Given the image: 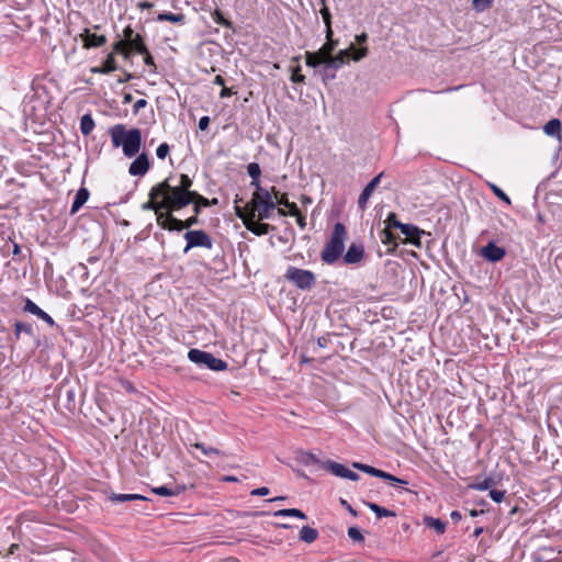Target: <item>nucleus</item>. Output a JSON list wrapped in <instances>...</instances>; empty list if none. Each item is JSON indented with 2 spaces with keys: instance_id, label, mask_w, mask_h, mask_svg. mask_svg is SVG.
Segmentation results:
<instances>
[{
  "instance_id": "1",
  "label": "nucleus",
  "mask_w": 562,
  "mask_h": 562,
  "mask_svg": "<svg viewBox=\"0 0 562 562\" xmlns=\"http://www.w3.org/2000/svg\"><path fill=\"white\" fill-rule=\"evenodd\" d=\"M171 179L172 176H169L162 182H167L166 194L171 202V210L179 211L191 204L198 192L191 190L193 181L188 175L181 173L175 186L170 183Z\"/></svg>"
},
{
  "instance_id": "2",
  "label": "nucleus",
  "mask_w": 562,
  "mask_h": 562,
  "mask_svg": "<svg viewBox=\"0 0 562 562\" xmlns=\"http://www.w3.org/2000/svg\"><path fill=\"white\" fill-rule=\"evenodd\" d=\"M112 145L122 147L123 154L131 158L138 154L142 146V132L139 128L126 130L124 124H116L109 130Z\"/></svg>"
},
{
  "instance_id": "3",
  "label": "nucleus",
  "mask_w": 562,
  "mask_h": 562,
  "mask_svg": "<svg viewBox=\"0 0 562 562\" xmlns=\"http://www.w3.org/2000/svg\"><path fill=\"white\" fill-rule=\"evenodd\" d=\"M346 237L347 232L345 225L336 223L330 239L326 243L321 252V258L325 263L333 265L341 257Z\"/></svg>"
},
{
  "instance_id": "4",
  "label": "nucleus",
  "mask_w": 562,
  "mask_h": 562,
  "mask_svg": "<svg viewBox=\"0 0 562 562\" xmlns=\"http://www.w3.org/2000/svg\"><path fill=\"white\" fill-rule=\"evenodd\" d=\"M167 182H159L154 186L148 193V201L145 202L142 207L143 210L154 211L157 218L159 214H164L165 211L171 210V202L166 194Z\"/></svg>"
},
{
  "instance_id": "5",
  "label": "nucleus",
  "mask_w": 562,
  "mask_h": 562,
  "mask_svg": "<svg viewBox=\"0 0 562 562\" xmlns=\"http://www.w3.org/2000/svg\"><path fill=\"white\" fill-rule=\"evenodd\" d=\"M188 359L198 367L212 371H224L228 367L226 361L214 357L211 352L194 348L189 350Z\"/></svg>"
},
{
  "instance_id": "6",
  "label": "nucleus",
  "mask_w": 562,
  "mask_h": 562,
  "mask_svg": "<svg viewBox=\"0 0 562 562\" xmlns=\"http://www.w3.org/2000/svg\"><path fill=\"white\" fill-rule=\"evenodd\" d=\"M284 278L303 291L311 290L316 282L315 274L311 270L300 269L294 266H290L286 269Z\"/></svg>"
},
{
  "instance_id": "7",
  "label": "nucleus",
  "mask_w": 562,
  "mask_h": 562,
  "mask_svg": "<svg viewBox=\"0 0 562 562\" xmlns=\"http://www.w3.org/2000/svg\"><path fill=\"white\" fill-rule=\"evenodd\" d=\"M276 206L277 203L273 200L270 191L262 192L259 196H252L250 203L246 205L247 209L258 212V217L260 221L269 220L271 217V212L276 209Z\"/></svg>"
},
{
  "instance_id": "8",
  "label": "nucleus",
  "mask_w": 562,
  "mask_h": 562,
  "mask_svg": "<svg viewBox=\"0 0 562 562\" xmlns=\"http://www.w3.org/2000/svg\"><path fill=\"white\" fill-rule=\"evenodd\" d=\"M236 215L244 221L246 228L257 236L266 235L274 228L270 224L256 221V214L254 210H248L246 212L243 207L237 206Z\"/></svg>"
},
{
  "instance_id": "9",
  "label": "nucleus",
  "mask_w": 562,
  "mask_h": 562,
  "mask_svg": "<svg viewBox=\"0 0 562 562\" xmlns=\"http://www.w3.org/2000/svg\"><path fill=\"white\" fill-rule=\"evenodd\" d=\"M351 49L353 50L352 59L356 61L366 57L368 53L367 47H361L359 49H355L353 47H351L350 49H342L336 56L331 55V57L326 60L327 71L329 69L337 70L338 68H340L349 58Z\"/></svg>"
},
{
  "instance_id": "10",
  "label": "nucleus",
  "mask_w": 562,
  "mask_h": 562,
  "mask_svg": "<svg viewBox=\"0 0 562 562\" xmlns=\"http://www.w3.org/2000/svg\"><path fill=\"white\" fill-rule=\"evenodd\" d=\"M184 239L187 240L184 252H188L194 247H202L206 249H211L213 247L212 238L202 229L188 231L184 234Z\"/></svg>"
},
{
  "instance_id": "11",
  "label": "nucleus",
  "mask_w": 562,
  "mask_h": 562,
  "mask_svg": "<svg viewBox=\"0 0 562 562\" xmlns=\"http://www.w3.org/2000/svg\"><path fill=\"white\" fill-rule=\"evenodd\" d=\"M352 467L355 469L360 470V471H362L364 473H368V474H370L372 476L386 480V481L391 482L394 485H407L408 484V482L403 480V479L396 477V476L392 475L391 473H387L385 471H382L380 469L373 468V467L368 465V464H363V463H359V462H353Z\"/></svg>"
},
{
  "instance_id": "12",
  "label": "nucleus",
  "mask_w": 562,
  "mask_h": 562,
  "mask_svg": "<svg viewBox=\"0 0 562 562\" xmlns=\"http://www.w3.org/2000/svg\"><path fill=\"white\" fill-rule=\"evenodd\" d=\"M321 465L338 477L348 479L350 481H358L360 477L355 471H351L344 464L331 460H326L322 462Z\"/></svg>"
},
{
  "instance_id": "13",
  "label": "nucleus",
  "mask_w": 562,
  "mask_h": 562,
  "mask_svg": "<svg viewBox=\"0 0 562 562\" xmlns=\"http://www.w3.org/2000/svg\"><path fill=\"white\" fill-rule=\"evenodd\" d=\"M173 211H165L164 214H159V218L157 220V224L162 228L167 231H177L181 232L182 229H186V225L183 221L176 218L172 215Z\"/></svg>"
},
{
  "instance_id": "14",
  "label": "nucleus",
  "mask_w": 562,
  "mask_h": 562,
  "mask_svg": "<svg viewBox=\"0 0 562 562\" xmlns=\"http://www.w3.org/2000/svg\"><path fill=\"white\" fill-rule=\"evenodd\" d=\"M150 168V162L147 154L142 153L130 165L128 172L134 177H143Z\"/></svg>"
},
{
  "instance_id": "15",
  "label": "nucleus",
  "mask_w": 562,
  "mask_h": 562,
  "mask_svg": "<svg viewBox=\"0 0 562 562\" xmlns=\"http://www.w3.org/2000/svg\"><path fill=\"white\" fill-rule=\"evenodd\" d=\"M342 258L346 265H357L364 258V247L361 244L352 243Z\"/></svg>"
},
{
  "instance_id": "16",
  "label": "nucleus",
  "mask_w": 562,
  "mask_h": 562,
  "mask_svg": "<svg viewBox=\"0 0 562 562\" xmlns=\"http://www.w3.org/2000/svg\"><path fill=\"white\" fill-rule=\"evenodd\" d=\"M382 177L383 173H379L362 190L358 200V206L361 211H364L367 209V202L370 199L373 191L375 190V188L378 187V184L380 183Z\"/></svg>"
},
{
  "instance_id": "17",
  "label": "nucleus",
  "mask_w": 562,
  "mask_h": 562,
  "mask_svg": "<svg viewBox=\"0 0 562 562\" xmlns=\"http://www.w3.org/2000/svg\"><path fill=\"white\" fill-rule=\"evenodd\" d=\"M505 254V249L503 247L495 245L493 241L488 243L481 250V255L491 262H497L502 260Z\"/></svg>"
},
{
  "instance_id": "18",
  "label": "nucleus",
  "mask_w": 562,
  "mask_h": 562,
  "mask_svg": "<svg viewBox=\"0 0 562 562\" xmlns=\"http://www.w3.org/2000/svg\"><path fill=\"white\" fill-rule=\"evenodd\" d=\"M400 231L408 238L409 243L420 247V236L425 234L423 229L413 224H402V226H400Z\"/></svg>"
},
{
  "instance_id": "19",
  "label": "nucleus",
  "mask_w": 562,
  "mask_h": 562,
  "mask_svg": "<svg viewBox=\"0 0 562 562\" xmlns=\"http://www.w3.org/2000/svg\"><path fill=\"white\" fill-rule=\"evenodd\" d=\"M305 63L310 67H317L323 65L324 67V80L326 79H334L335 74L329 75L326 69V59H324L321 55H318V52H306L305 53Z\"/></svg>"
},
{
  "instance_id": "20",
  "label": "nucleus",
  "mask_w": 562,
  "mask_h": 562,
  "mask_svg": "<svg viewBox=\"0 0 562 562\" xmlns=\"http://www.w3.org/2000/svg\"><path fill=\"white\" fill-rule=\"evenodd\" d=\"M24 311L37 316L50 327L55 326V321L30 299L25 300Z\"/></svg>"
},
{
  "instance_id": "21",
  "label": "nucleus",
  "mask_w": 562,
  "mask_h": 562,
  "mask_svg": "<svg viewBox=\"0 0 562 562\" xmlns=\"http://www.w3.org/2000/svg\"><path fill=\"white\" fill-rule=\"evenodd\" d=\"M81 36L86 48L100 47L106 43V37L104 35H97L91 33L88 29L85 30Z\"/></svg>"
},
{
  "instance_id": "22",
  "label": "nucleus",
  "mask_w": 562,
  "mask_h": 562,
  "mask_svg": "<svg viewBox=\"0 0 562 562\" xmlns=\"http://www.w3.org/2000/svg\"><path fill=\"white\" fill-rule=\"evenodd\" d=\"M108 499L113 504L132 502V501H148V498L146 496H143L140 494H117V493H111L108 496Z\"/></svg>"
},
{
  "instance_id": "23",
  "label": "nucleus",
  "mask_w": 562,
  "mask_h": 562,
  "mask_svg": "<svg viewBox=\"0 0 562 562\" xmlns=\"http://www.w3.org/2000/svg\"><path fill=\"white\" fill-rule=\"evenodd\" d=\"M89 195L90 193L87 188H80L75 195L70 213L76 214L80 210V207L88 201Z\"/></svg>"
},
{
  "instance_id": "24",
  "label": "nucleus",
  "mask_w": 562,
  "mask_h": 562,
  "mask_svg": "<svg viewBox=\"0 0 562 562\" xmlns=\"http://www.w3.org/2000/svg\"><path fill=\"white\" fill-rule=\"evenodd\" d=\"M117 69L116 61L113 53L109 54L101 67L92 68L91 71L95 74H110Z\"/></svg>"
},
{
  "instance_id": "25",
  "label": "nucleus",
  "mask_w": 562,
  "mask_h": 562,
  "mask_svg": "<svg viewBox=\"0 0 562 562\" xmlns=\"http://www.w3.org/2000/svg\"><path fill=\"white\" fill-rule=\"evenodd\" d=\"M186 490L184 485H175L172 487L169 486H158L154 487L153 492L159 496H177L181 494Z\"/></svg>"
},
{
  "instance_id": "26",
  "label": "nucleus",
  "mask_w": 562,
  "mask_h": 562,
  "mask_svg": "<svg viewBox=\"0 0 562 562\" xmlns=\"http://www.w3.org/2000/svg\"><path fill=\"white\" fill-rule=\"evenodd\" d=\"M126 45H127V49H131V55L133 53H136V54L146 53V49H147L145 41L140 34L137 36H134L133 40L131 42H128Z\"/></svg>"
},
{
  "instance_id": "27",
  "label": "nucleus",
  "mask_w": 562,
  "mask_h": 562,
  "mask_svg": "<svg viewBox=\"0 0 562 562\" xmlns=\"http://www.w3.org/2000/svg\"><path fill=\"white\" fill-rule=\"evenodd\" d=\"M543 132L548 136L560 137L561 136V122L558 119H551L543 126Z\"/></svg>"
},
{
  "instance_id": "28",
  "label": "nucleus",
  "mask_w": 562,
  "mask_h": 562,
  "mask_svg": "<svg viewBox=\"0 0 562 562\" xmlns=\"http://www.w3.org/2000/svg\"><path fill=\"white\" fill-rule=\"evenodd\" d=\"M189 447L200 450L205 457L225 456V453L222 452L221 450H218V449H216L214 447H207L204 443L199 442V441L190 442Z\"/></svg>"
},
{
  "instance_id": "29",
  "label": "nucleus",
  "mask_w": 562,
  "mask_h": 562,
  "mask_svg": "<svg viewBox=\"0 0 562 562\" xmlns=\"http://www.w3.org/2000/svg\"><path fill=\"white\" fill-rule=\"evenodd\" d=\"M300 540L306 543H312L318 538V531L310 526H303L300 530Z\"/></svg>"
},
{
  "instance_id": "30",
  "label": "nucleus",
  "mask_w": 562,
  "mask_h": 562,
  "mask_svg": "<svg viewBox=\"0 0 562 562\" xmlns=\"http://www.w3.org/2000/svg\"><path fill=\"white\" fill-rule=\"evenodd\" d=\"M186 20L184 14L182 13H171V12H162L157 15V21L164 22L168 21L171 23H181L183 24Z\"/></svg>"
},
{
  "instance_id": "31",
  "label": "nucleus",
  "mask_w": 562,
  "mask_h": 562,
  "mask_svg": "<svg viewBox=\"0 0 562 562\" xmlns=\"http://www.w3.org/2000/svg\"><path fill=\"white\" fill-rule=\"evenodd\" d=\"M424 524L428 528L434 529L437 533H443L446 530V524L439 518L425 517Z\"/></svg>"
},
{
  "instance_id": "32",
  "label": "nucleus",
  "mask_w": 562,
  "mask_h": 562,
  "mask_svg": "<svg viewBox=\"0 0 562 562\" xmlns=\"http://www.w3.org/2000/svg\"><path fill=\"white\" fill-rule=\"evenodd\" d=\"M322 3H323V8L321 9V14H322L323 21L326 25V38H330L333 36L331 15H330L329 9L326 7L324 0H322Z\"/></svg>"
},
{
  "instance_id": "33",
  "label": "nucleus",
  "mask_w": 562,
  "mask_h": 562,
  "mask_svg": "<svg viewBox=\"0 0 562 562\" xmlns=\"http://www.w3.org/2000/svg\"><path fill=\"white\" fill-rule=\"evenodd\" d=\"M367 506L376 515L378 518L383 517H395L396 514L393 510L384 508L375 503H367Z\"/></svg>"
},
{
  "instance_id": "34",
  "label": "nucleus",
  "mask_w": 562,
  "mask_h": 562,
  "mask_svg": "<svg viewBox=\"0 0 562 562\" xmlns=\"http://www.w3.org/2000/svg\"><path fill=\"white\" fill-rule=\"evenodd\" d=\"M273 515L276 517H295L300 519H306V515L296 508L279 509Z\"/></svg>"
},
{
  "instance_id": "35",
  "label": "nucleus",
  "mask_w": 562,
  "mask_h": 562,
  "mask_svg": "<svg viewBox=\"0 0 562 562\" xmlns=\"http://www.w3.org/2000/svg\"><path fill=\"white\" fill-rule=\"evenodd\" d=\"M328 42L325 43L317 52L324 59H329L333 55V52L337 45V41H333L331 37L327 38Z\"/></svg>"
},
{
  "instance_id": "36",
  "label": "nucleus",
  "mask_w": 562,
  "mask_h": 562,
  "mask_svg": "<svg viewBox=\"0 0 562 562\" xmlns=\"http://www.w3.org/2000/svg\"><path fill=\"white\" fill-rule=\"evenodd\" d=\"M94 128V121L90 114H85L80 120V132L83 135H89Z\"/></svg>"
},
{
  "instance_id": "37",
  "label": "nucleus",
  "mask_w": 562,
  "mask_h": 562,
  "mask_svg": "<svg viewBox=\"0 0 562 562\" xmlns=\"http://www.w3.org/2000/svg\"><path fill=\"white\" fill-rule=\"evenodd\" d=\"M14 329H15L14 330L15 339H19L20 335L22 333H24V334H26L29 336H33L34 335L33 326L31 324H27V323L15 322Z\"/></svg>"
},
{
  "instance_id": "38",
  "label": "nucleus",
  "mask_w": 562,
  "mask_h": 562,
  "mask_svg": "<svg viewBox=\"0 0 562 562\" xmlns=\"http://www.w3.org/2000/svg\"><path fill=\"white\" fill-rule=\"evenodd\" d=\"M496 484L495 480L493 477H485L482 481H476L475 483L470 485V488L476 490V491H486L492 490V487Z\"/></svg>"
},
{
  "instance_id": "39",
  "label": "nucleus",
  "mask_w": 562,
  "mask_h": 562,
  "mask_svg": "<svg viewBox=\"0 0 562 562\" xmlns=\"http://www.w3.org/2000/svg\"><path fill=\"white\" fill-rule=\"evenodd\" d=\"M276 203L285 206L289 210V215L297 214V205L294 202H290L285 193L281 194Z\"/></svg>"
},
{
  "instance_id": "40",
  "label": "nucleus",
  "mask_w": 562,
  "mask_h": 562,
  "mask_svg": "<svg viewBox=\"0 0 562 562\" xmlns=\"http://www.w3.org/2000/svg\"><path fill=\"white\" fill-rule=\"evenodd\" d=\"M193 212L194 214L199 215L201 213V207H207L211 205V202L209 199L204 198L203 195L198 193V196L193 199Z\"/></svg>"
},
{
  "instance_id": "41",
  "label": "nucleus",
  "mask_w": 562,
  "mask_h": 562,
  "mask_svg": "<svg viewBox=\"0 0 562 562\" xmlns=\"http://www.w3.org/2000/svg\"><path fill=\"white\" fill-rule=\"evenodd\" d=\"M381 241L385 245H392L393 248L397 246L396 236L387 228L381 232Z\"/></svg>"
},
{
  "instance_id": "42",
  "label": "nucleus",
  "mask_w": 562,
  "mask_h": 562,
  "mask_svg": "<svg viewBox=\"0 0 562 562\" xmlns=\"http://www.w3.org/2000/svg\"><path fill=\"white\" fill-rule=\"evenodd\" d=\"M120 53L125 59L130 58L131 49H127L126 42L120 40L113 44V54Z\"/></svg>"
},
{
  "instance_id": "43",
  "label": "nucleus",
  "mask_w": 562,
  "mask_h": 562,
  "mask_svg": "<svg viewBox=\"0 0 562 562\" xmlns=\"http://www.w3.org/2000/svg\"><path fill=\"white\" fill-rule=\"evenodd\" d=\"M212 18L216 24H220L224 27L232 29L233 26V23L227 20L220 10H215L212 14Z\"/></svg>"
},
{
  "instance_id": "44",
  "label": "nucleus",
  "mask_w": 562,
  "mask_h": 562,
  "mask_svg": "<svg viewBox=\"0 0 562 562\" xmlns=\"http://www.w3.org/2000/svg\"><path fill=\"white\" fill-rule=\"evenodd\" d=\"M471 1H472L473 9L476 12H484V11L488 10L494 2V0H471Z\"/></svg>"
},
{
  "instance_id": "45",
  "label": "nucleus",
  "mask_w": 562,
  "mask_h": 562,
  "mask_svg": "<svg viewBox=\"0 0 562 562\" xmlns=\"http://www.w3.org/2000/svg\"><path fill=\"white\" fill-rule=\"evenodd\" d=\"M492 192L502 201H504L505 203L507 204H510V199L509 196L499 188L497 187L496 184L494 183H490L488 184Z\"/></svg>"
},
{
  "instance_id": "46",
  "label": "nucleus",
  "mask_w": 562,
  "mask_h": 562,
  "mask_svg": "<svg viewBox=\"0 0 562 562\" xmlns=\"http://www.w3.org/2000/svg\"><path fill=\"white\" fill-rule=\"evenodd\" d=\"M247 172L252 180H256L261 175L260 166L257 162H250L247 166Z\"/></svg>"
},
{
  "instance_id": "47",
  "label": "nucleus",
  "mask_w": 562,
  "mask_h": 562,
  "mask_svg": "<svg viewBox=\"0 0 562 562\" xmlns=\"http://www.w3.org/2000/svg\"><path fill=\"white\" fill-rule=\"evenodd\" d=\"M385 224H386L385 228H387V229H390L391 227L400 229V226H402L403 223H401L397 220V216H396L395 213L391 212V213H389V215H387V217L385 220Z\"/></svg>"
},
{
  "instance_id": "48",
  "label": "nucleus",
  "mask_w": 562,
  "mask_h": 562,
  "mask_svg": "<svg viewBox=\"0 0 562 562\" xmlns=\"http://www.w3.org/2000/svg\"><path fill=\"white\" fill-rule=\"evenodd\" d=\"M348 536L350 539H352L356 542H362L364 541V537L359 528L357 527H349L348 528Z\"/></svg>"
},
{
  "instance_id": "49",
  "label": "nucleus",
  "mask_w": 562,
  "mask_h": 562,
  "mask_svg": "<svg viewBox=\"0 0 562 562\" xmlns=\"http://www.w3.org/2000/svg\"><path fill=\"white\" fill-rule=\"evenodd\" d=\"M301 67L296 66L291 74V81L295 83H304L305 82V76L300 74Z\"/></svg>"
},
{
  "instance_id": "50",
  "label": "nucleus",
  "mask_w": 562,
  "mask_h": 562,
  "mask_svg": "<svg viewBox=\"0 0 562 562\" xmlns=\"http://www.w3.org/2000/svg\"><path fill=\"white\" fill-rule=\"evenodd\" d=\"M170 151V147L167 143L160 144L156 149V155L159 159H165Z\"/></svg>"
},
{
  "instance_id": "51",
  "label": "nucleus",
  "mask_w": 562,
  "mask_h": 562,
  "mask_svg": "<svg viewBox=\"0 0 562 562\" xmlns=\"http://www.w3.org/2000/svg\"><path fill=\"white\" fill-rule=\"evenodd\" d=\"M137 35H139V34L135 33L134 30L131 26H126L123 30V38H122V41L126 42V44H127L128 42H131L133 40L134 36H137Z\"/></svg>"
},
{
  "instance_id": "52",
  "label": "nucleus",
  "mask_w": 562,
  "mask_h": 562,
  "mask_svg": "<svg viewBox=\"0 0 562 562\" xmlns=\"http://www.w3.org/2000/svg\"><path fill=\"white\" fill-rule=\"evenodd\" d=\"M490 497L495 502V503H501L504 497H505V491H498V490H491L490 491Z\"/></svg>"
},
{
  "instance_id": "53",
  "label": "nucleus",
  "mask_w": 562,
  "mask_h": 562,
  "mask_svg": "<svg viewBox=\"0 0 562 562\" xmlns=\"http://www.w3.org/2000/svg\"><path fill=\"white\" fill-rule=\"evenodd\" d=\"M302 461L306 464V465H310V464H318L321 463L319 460L311 452H305L303 454V459Z\"/></svg>"
},
{
  "instance_id": "54",
  "label": "nucleus",
  "mask_w": 562,
  "mask_h": 562,
  "mask_svg": "<svg viewBox=\"0 0 562 562\" xmlns=\"http://www.w3.org/2000/svg\"><path fill=\"white\" fill-rule=\"evenodd\" d=\"M252 187H255L256 191L255 193L252 194V196H259L261 195L262 192H269V190L267 189H263L261 186H260V181H259V178H257L256 180H252L251 179V183H250Z\"/></svg>"
},
{
  "instance_id": "55",
  "label": "nucleus",
  "mask_w": 562,
  "mask_h": 562,
  "mask_svg": "<svg viewBox=\"0 0 562 562\" xmlns=\"http://www.w3.org/2000/svg\"><path fill=\"white\" fill-rule=\"evenodd\" d=\"M140 55H143V56H144V63H145V65H147V66H151V67L154 68V70H153V71H155V70H156V64H155L154 58H153V56L150 55V53H149L148 48L146 49V53H142Z\"/></svg>"
},
{
  "instance_id": "56",
  "label": "nucleus",
  "mask_w": 562,
  "mask_h": 562,
  "mask_svg": "<svg viewBox=\"0 0 562 562\" xmlns=\"http://www.w3.org/2000/svg\"><path fill=\"white\" fill-rule=\"evenodd\" d=\"M269 488L266 487V486H262V487H259V488H255L250 492V495L252 496H266L269 494Z\"/></svg>"
},
{
  "instance_id": "57",
  "label": "nucleus",
  "mask_w": 562,
  "mask_h": 562,
  "mask_svg": "<svg viewBox=\"0 0 562 562\" xmlns=\"http://www.w3.org/2000/svg\"><path fill=\"white\" fill-rule=\"evenodd\" d=\"M147 105V101L145 99L137 100L133 105V112L138 113L143 108Z\"/></svg>"
},
{
  "instance_id": "58",
  "label": "nucleus",
  "mask_w": 562,
  "mask_h": 562,
  "mask_svg": "<svg viewBox=\"0 0 562 562\" xmlns=\"http://www.w3.org/2000/svg\"><path fill=\"white\" fill-rule=\"evenodd\" d=\"M184 225H186V229L192 227L193 225H196L199 223V218H198V215L194 214L193 216L187 218L186 221H183Z\"/></svg>"
},
{
  "instance_id": "59",
  "label": "nucleus",
  "mask_w": 562,
  "mask_h": 562,
  "mask_svg": "<svg viewBox=\"0 0 562 562\" xmlns=\"http://www.w3.org/2000/svg\"><path fill=\"white\" fill-rule=\"evenodd\" d=\"M210 125V117L209 116H202L200 120H199V128L201 131H205Z\"/></svg>"
},
{
  "instance_id": "60",
  "label": "nucleus",
  "mask_w": 562,
  "mask_h": 562,
  "mask_svg": "<svg viewBox=\"0 0 562 562\" xmlns=\"http://www.w3.org/2000/svg\"><path fill=\"white\" fill-rule=\"evenodd\" d=\"M294 216L296 217L297 224L303 228L305 226V217L301 214L299 209L297 214H295Z\"/></svg>"
},
{
  "instance_id": "61",
  "label": "nucleus",
  "mask_w": 562,
  "mask_h": 562,
  "mask_svg": "<svg viewBox=\"0 0 562 562\" xmlns=\"http://www.w3.org/2000/svg\"><path fill=\"white\" fill-rule=\"evenodd\" d=\"M340 503H341V505H342V506H345V507H346V509H347L351 515L357 516V512H356V510H355V509H353V508L348 504V502H347V501H345V499H340Z\"/></svg>"
},
{
  "instance_id": "62",
  "label": "nucleus",
  "mask_w": 562,
  "mask_h": 562,
  "mask_svg": "<svg viewBox=\"0 0 562 562\" xmlns=\"http://www.w3.org/2000/svg\"><path fill=\"white\" fill-rule=\"evenodd\" d=\"M450 518H451L454 522H458V521L462 518V516H461V513H460V512H458V510H453V512H451V514H450Z\"/></svg>"
},
{
  "instance_id": "63",
  "label": "nucleus",
  "mask_w": 562,
  "mask_h": 562,
  "mask_svg": "<svg viewBox=\"0 0 562 562\" xmlns=\"http://www.w3.org/2000/svg\"><path fill=\"white\" fill-rule=\"evenodd\" d=\"M231 95H232V90L226 88V87H223V89L220 92V97L221 98H227V97H231Z\"/></svg>"
},
{
  "instance_id": "64",
  "label": "nucleus",
  "mask_w": 562,
  "mask_h": 562,
  "mask_svg": "<svg viewBox=\"0 0 562 562\" xmlns=\"http://www.w3.org/2000/svg\"><path fill=\"white\" fill-rule=\"evenodd\" d=\"M153 5L154 4L151 2H147V1H142L138 3V8L143 9V10L150 9V8H153Z\"/></svg>"
}]
</instances>
